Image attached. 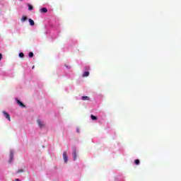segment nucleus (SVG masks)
<instances>
[{"label":"nucleus","mask_w":181,"mask_h":181,"mask_svg":"<svg viewBox=\"0 0 181 181\" xmlns=\"http://www.w3.org/2000/svg\"><path fill=\"white\" fill-rule=\"evenodd\" d=\"M19 57H25V54H23V52H21L19 54Z\"/></svg>","instance_id":"nucleus-15"},{"label":"nucleus","mask_w":181,"mask_h":181,"mask_svg":"<svg viewBox=\"0 0 181 181\" xmlns=\"http://www.w3.org/2000/svg\"><path fill=\"white\" fill-rule=\"evenodd\" d=\"M32 69H35V66H33V68Z\"/></svg>","instance_id":"nucleus-20"},{"label":"nucleus","mask_w":181,"mask_h":181,"mask_svg":"<svg viewBox=\"0 0 181 181\" xmlns=\"http://www.w3.org/2000/svg\"><path fill=\"white\" fill-rule=\"evenodd\" d=\"M40 12L41 13H46L47 12V8H42L40 9Z\"/></svg>","instance_id":"nucleus-5"},{"label":"nucleus","mask_w":181,"mask_h":181,"mask_svg":"<svg viewBox=\"0 0 181 181\" xmlns=\"http://www.w3.org/2000/svg\"><path fill=\"white\" fill-rule=\"evenodd\" d=\"M29 57H33V52H30L28 54Z\"/></svg>","instance_id":"nucleus-17"},{"label":"nucleus","mask_w":181,"mask_h":181,"mask_svg":"<svg viewBox=\"0 0 181 181\" xmlns=\"http://www.w3.org/2000/svg\"><path fill=\"white\" fill-rule=\"evenodd\" d=\"M73 158H74V160H76V159H77V151L76 149H74V151H73Z\"/></svg>","instance_id":"nucleus-3"},{"label":"nucleus","mask_w":181,"mask_h":181,"mask_svg":"<svg viewBox=\"0 0 181 181\" xmlns=\"http://www.w3.org/2000/svg\"><path fill=\"white\" fill-rule=\"evenodd\" d=\"M90 76V72L89 71H86L83 74V77H88Z\"/></svg>","instance_id":"nucleus-8"},{"label":"nucleus","mask_w":181,"mask_h":181,"mask_svg":"<svg viewBox=\"0 0 181 181\" xmlns=\"http://www.w3.org/2000/svg\"><path fill=\"white\" fill-rule=\"evenodd\" d=\"M17 104H18L20 107H25V105L19 100H17Z\"/></svg>","instance_id":"nucleus-9"},{"label":"nucleus","mask_w":181,"mask_h":181,"mask_svg":"<svg viewBox=\"0 0 181 181\" xmlns=\"http://www.w3.org/2000/svg\"><path fill=\"white\" fill-rule=\"evenodd\" d=\"M12 160H13V151H11V152H10V160H9V163H11V162H12Z\"/></svg>","instance_id":"nucleus-6"},{"label":"nucleus","mask_w":181,"mask_h":181,"mask_svg":"<svg viewBox=\"0 0 181 181\" xmlns=\"http://www.w3.org/2000/svg\"><path fill=\"white\" fill-rule=\"evenodd\" d=\"M3 114L5 117V118H6L7 119H8V121H11V115H9L8 112L3 111Z\"/></svg>","instance_id":"nucleus-1"},{"label":"nucleus","mask_w":181,"mask_h":181,"mask_svg":"<svg viewBox=\"0 0 181 181\" xmlns=\"http://www.w3.org/2000/svg\"><path fill=\"white\" fill-rule=\"evenodd\" d=\"M28 11H33V6L30 4H28Z\"/></svg>","instance_id":"nucleus-11"},{"label":"nucleus","mask_w":181,"mask_h":181,"mask_svg":"<svg viewBox=\"0 0 181 181\" xmlns=\"http://www.w3.org/2000/svg\"><path fill=\"white\" fill-rule=\"evenodd\" d=\"M90 118L91 119H93V121H95V119H97V117L94 116L93 115H90Z\"/></svg>","instance_id":"nucleus-12"},{"label":"nucleus","mask_w":181,"mask_h":181,"mask_svg":"<svg viewBox=\"0 0 181 181\" xmlns=\"http://www.w3.org/2000/svg\"><path fill=\"white\" fill-rule=\"evenodd\" d=\"M77 132H78V130H77Z\"/></svg>","instance_id":"nucleus-21"},{"label":"nucleus","mask_w":181,"mask_h":181,"mask_svg":"<svg viewBox=\"0 0 181 181\" xmlns=\"http://www.w3.org/2000/svg\"><path fill=\"white\" fill-rule=\"evenodd\" d=\"M27 19H28V17H26V16H23L22 18H21V21H22V22H25V21H27Z\"/></svg>","instance_id":"nucleus-13"},{"label":"nucleus","mask_w":181,"mask_h":181,"mask_svg":"<svg viewBox=\"0 0 181 181\" xmlns=\"http://www.w3.org/2000/svg\"><path fill=\"white\" fill-rule=\"evenodd\" d=\"M28 21H29L30 26H35V21H33V20H32V18H30L28 20Z\"/></svg>","instance_id":"nucleus-7"},{"label":"nucleus","mask_w":181,"mask_h":181,"mask_svg":"<svg viewBox=\"0 0 181 181\" xmlns=\"http://www.w3.org/2000/svg\"><path fill=\"white\" fill-rule=\"evenodd\" d=\"M37 122L40 128L43 127V124H42V122L40 119L37 120Z\"/></svg>","instance_id":"nucleus-10"},{"label":"nucleus","mask_w":181,"mask_h":181,"mask_svg":"<svg viewBox=\"0 0 181 181\" xmlns=\"http://www.w3.org/2000/svg\"><path fill=\"white\" fill-rule=\"evenodd\" d=\"M134 163H135V165H139V163H140L139 159L135 160Z\"/></svg>","instance_id":"nucleus-14"},{"label":"nucleus","mask_w":181,"mask_h":181,"mask_svg":"<svg viewBox=\"0 0 181 181\" xmlns=\"http://www.w3.org/2000/svg\"><path fill=\"white\" fill-rule=\"evenodd\" d=\"M81 100H82V101H90V97H88V96H82Z\"/></svg>","instance_id":"nucleus-4"},{"label":"nucleus","mask_w":181,"mask_h":181,"mask_svg":"<svg viewBox=\"0 0 181 181\" xmlns=\"http://www.w3.org/2000/svg\"><path fill=\"white\" fill-rule=\"evenodd\" d=\"M23 169H20V170H18L16 172V173H23Z\"/></svg>","instance_id":"nucleus-16"},{"label":"nucleus","mask_w":181,"mask_h":181,"mask_svg":"<svg viewBox=\"0 0 181 181\" xmlns=\"http://www.w3.org/2000/svg\"><path fill=\"white\" fill-rule=\"evenodd\" d=\"M0 60H2V54H0Z\"/></svg>","instance_id":"nucleus-18"},{"label":"nucleus","mask_w":181,"mask_h":181,"mask_svg":"<svg viewBox=\"0 0 181 181\" xmlns=\"http://www.w3.org/2000/svg\"><path fill=\"white\" fill-rule=\"evenodd\" d=\"M90 68L89 67H86V70H88Z\"/></svg>","instance_id":"nucleus-19"},{"label":"nucleus","mask_w":181,"mask_h":181,"mask_svg":"<svg viewBox=\"0 0 181 181\" xmlns=\"http://www.w3.org/2000/svg\"><path fill=\"white\" fill-rule=\"evenodd\" d=\"M63 159L65 163H67L68 158H67V151H64L63 153Z\"/></svg>","instance_id":"nucleus-2"}]
</instances>
